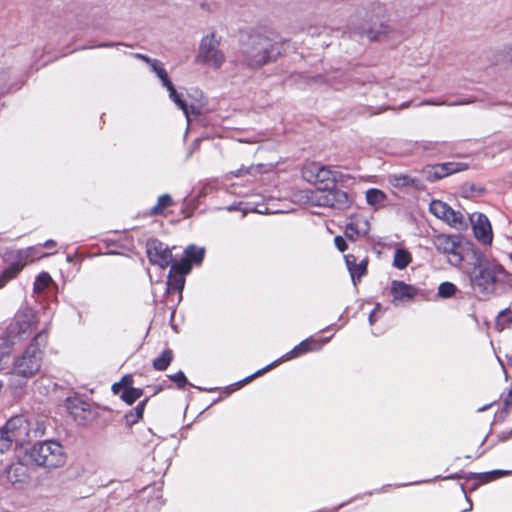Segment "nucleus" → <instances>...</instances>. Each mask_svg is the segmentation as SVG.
<instances>
[{
  "mask_svg": "<svg viewBox=\"0 0 512 512\" xmlns=\"http://www.w3.org/2000/svg\"><path fill=\"white\" fill-rule=\"evenodd\" d=\"M66 458L63 446L57 441L46 440L34 446V463L38 466L58 468L65 464Z\"/></svg>",
  "mask_w": 512,
  "mask_h": 512,
  "instance_id": "nucleus-4",
  "label": "nucleus"
},
{
  "mask_svg": "<svg viewBox=\"0 0 512 512\" xmlns=\"http://www.w3.org/2000/svg\"><path fill=\"white\" fill-rule=\"evenodd\" d=\"M30 423L23 415L12 416L0 428V453H4L15 443V453L20 468L32 466V444L29 441Z\"/></svg>",
  "mask_w": 512,
  "mask_h": 512,
  "instance_id": "nucleus-1",
  "label": "nucleus"
},
{
  "mask_svg": "<svg viewBox=\"0 0 512 512\" xmlns=\"http://www.w3.org/2000/svg\"><path fill=\"white\" fill-rule=\"evenodd\" d=\"M301 173L304 180L316 186V190L333 188L338 180V173L336 171L317 162L306 163Z\"/></svg>",
  "mask_w": 512,
  "mask_h": 512,
  "instance_id": "nucleus-6",
  "label": "nucleus"
},
{
  "mask_svg": "<svg viewBox=\"0 0 512 512\" xmlns=\"http://www.w3.org/2000/svg\"><path fill=\"white\" fill-rule=\"evenodd\" d=\"M457 287L451 282H443L438 287V295L441 298H449L455 295Z\"/></svg>",
  "mask_w": 512,
  "mask_h": 512,
  "instance_id": "nucleus-37",
  "label": "nucleus"
},
{
  "mask_svg": "<svg viewBox=\"0 0 512 512\" xmlns=\"http://www.w3.org/2000/svg\"><path fill=\"white\" fill-rule=\"evenodd\" d=\"M327 340L318 339L314 337H308L302 342H300L297 346H295L292 350L287 352L280 361H287L293 358L300 357L309 352H314L320 350L325 344Z\"/></svg>",
  "mask_w": 512,
  "mask_h": 512,
  "instance_id": "nucleus-16",
  "label": "nucleus"
},
{
  "mask_svg": "<svg viewBox=\"0 0 512 512\" xmlns=\"http://www.w3.org/2000/svg\"><path fill=\"white\" fill-rule=\"evenodd\" d=\"M444 222L455 229H462L467 226L464 214L461 211L454 210L452 207H449Z\"/></svg>",
  "mask_w": 512,
  "mask_h": 512,
  "instance_id": "nucleus-23",
  "label": "nucleus"
},
{
  "mask_svg": "<svg viewBox=\"0 0 512 512\" xmlns=\"http://www.w3.org/2000/svg\"><path fill=\"white\" fill-rule=\"evenodd\" d=\"M133 56L139 60L146 62L152 70L156 73V75L161 80L163 86L167 87L169 96H179L174 88L173 83L170 81L166 70L164 69L162 63L159 60L152 59L147 55L134 53Z\"/></svg>",
  "mask_w": 512,
  "mask_h": 512,
  "instance_id": "nucleus-18",
  "label": "nucleus"
},
{
  "mask_svg": "<svg viewBox=\"0 0 512 512\" xmlns=\"http://www.w3.org/2000/svg\"><path fill=\"white\" fill-rule=\"evenodd\" d=\"M504 403H505L506 406H508V405H510L512 403V400L510 401V400H508V398H506L504 400Z\"/></svg>",
  "mask_w": 512,
  "mask_h": 512,
  "instance_id": "nucleus-54",
  "label": "nucleus"
},
{
  "mask_svg": "<svg viewBox=\"0 0 512 512\" xmlns=\"http://www.w3.org/2000/svg\"><path fill=\"white\" fill-rule=\"evenodd\" d=\"M174 360L172 349H164L159 356L152 361V367L156 371H165Z\"/></svg>",
  "mask_w": 512,
  "mask_h": 512,
  "instance_id": "nucleus-22",
  "label": "nucleus"
},
{
  "mask_svg": "<svg viewBox=\"0 0 512 512\" xmlns=\"http://www.w3.org/2000/svg\"><path fill=\"white\" fill-rule=\"evenodd\" d=\"M205 250L195 245H189L184 250V258L193 264H200L204 258Z\"/></svg>",
  "mask_w": 512,
  "mask_h": 512,
  "instance_id": "nucleus-28",
  "label": "nucleus"
},
{
  "mask_svg": "<svg viewBox=\"0 0 512 512\" xmlns=\"http://www.w3.org/2000/svg\"><path fill=\"white\" fill-rule=\"evenodd\" d=\"M469 168L463 162H445L424 167L423 172L429 181H437L454 173L465 171Z\"/></svg>",
  "mask_w": 512,
  "mask_h": 512,
  "instance_id": "nucleus-11",
  "label": "nucleus"
},
{
  "mask_svg": "<svg viewBox=\"0 0 512 512\" xmlns=\"http://www.w3.org/2000/svg\"><path fill=\"white\" fill-rule=\"evenodd\" d=\"M115 45H118L117 43H113V42H104V43H100L98 44L96 47H105V48H109V47H113Z\"/></svg>",
  "mask_w": 512,
  "mask_h": 512,
  "instance_id": "nucleus-47",
  "label": "nucleus"
},
{
  "mask_svg": "<svg viewBox=\"0 0 512 512\" xmlns=\"http://www.w3.org/2000/svg\"><path fill=\"white\" fill-rule=\"evenodd\" d=\"M173 100H174V102H175V105H176L179 109L183 110V112L185 113V115H186L187 117H189L190 113L195 114V115L199 114V111H198V110H196V109L194 108V106H192V105L190 106L191 110H189V108H188V104L186 103V101H185V99H184V98H173Z\"/></svg>",
  "mask_w": 512,
  "mask_h": 512,
  "instance_id": "nucleus-39",
  "label": "nucleus"
},
{
  "mask_svg": "<svg viewBox=\"0 0 512 512\" xmlns=\"http://www.w3.org/2000/svg\"><path fill=\"white\" fill-rule=\"evenodd\" d=\"M283 44L269 35H250L242 44L241 62L252 69L261 68L265 64L275 61L281 55Z\"/></svg>",
  "mask_w": 512,
  "mask_h": 512,
  "instance_id": "nucleus-2",
  "label": "nucleus"
},
{
  "mask_svg": "<svg viewBox=\"0 0 512 512\" xmlns=\"http://www.w3.org/2000/svg\"><path fill=\"white\" fill-rule=\"evenodd\" d=\"M418 180L405 174H393L389 176V183L395 188L417 187Z\"/></svg>",
  "mask_w": 512,
  "mask_h": 512,
  "instance_id": "nucleus-26",
  "label": "nucleus"
},
{
  "mask_svg": "<svg viewBox=\"0 0 512 512\" xmlns=\"http://www.w3.org/2000/svg\"><path fill=\"white\" fill-rule=\"evenodd\" d=\"M144 391L142 388H131L124 389L119 395L120 399L127 405L134 404L143 395Z\"/></svg>",
  "mask_w": 512,
  "mask_h": 512,
  "instance_id": "nucleus-30",
  "label": "nucleus"
},
{
  "mask_svg": "<svg viewBox=\"0 0 512 512\" xmlns=\"http://www.w3.org/2000/svg\"><path fill=\"white\" fill-rule=\"evenodd\" d=\"M374 315H375V311H372L370 313V315H369V322H370L371 325L374 324V321H375L374 320Z\"/></svg>",
  "mask_w": 512,
  "mask_h": 512,
  "instance_id": "nucleus-49",
  "label": "nucleus"
},
{
  "mask_svg": "<svg viewBox=\"0 0 512 512\" xmlns=\"http://www.w3.org/2000/svg\"><path fill=\"white\" fill-rule=\"evenodd\" d=\"M510 259H511V261H512V253L510 254Z\"/></svg>",
  "mask_w": 512,
  "mask_h": 512,
  "instance_id": "nucleus-57",
  "label": "nucleus"
},
{
  "mask_svg": "<svg viewBox=\"0 0 512 512\" xmlns=\"http://www.w3.org/2000/svg\"><path fill=\"white\" fill-rule=\"evenodd\" d=\"M470 220L473 224L475 238L483 244H491L493 241V232L488 217L482 213H478L472 215Z\"/></svg>",
  "mask_w": 512,
  "mask_h": 512,
  "instance_id": "nucleus-15",
  "label": "nucleus"
},
{
  "mask_svg": "<svg viewBox=\"0 0 512 512\" xmlns=\"http://www.w3.org/2000/svg\"><path fill=\"white\" fill-rule=\"evenodd\" d=\"M508 62L512 66V46L508 48Z\"/></svg>",
  "mask_w": 512,
  "mask_h": 512,
  "instance_id": "nucleus-48",
  "label": "nucleus"
},
{
  "mask_svg": "<svg viewBox=\"0 0 512 512\" xmlns=\"http://www.w3.org/2000/svg\"><path fill=\"white\" fill-rule=\"evenodd\" d=\"M512 438V429L509 431L501 432L497 435L498 442H505Z\"/></svg>",
  "mask_w": 512,
  "mask_h": 512,
  "instance_id": "nucleus-42",
  "label": "nucleus"
},
{
  "mask_svg": "<svg viewBox=\"0 0 512 512\" xmlns=\"http://www.w3.org/2000/svg\"><path fill=\"white\" fill-rule=\"evenodd\" d=\"M426 104H433V105H440V104H445V102H432V101H427L425 102Z\"/></svg>",
  "mask_w": 512,
  "mask_h": 512,
  "instance_id": "nucleus-52",
  "label": "nucleus"
},
{
  "mask_svg": "<svg viewBox=\"0 0 512 512\" xmlns=\"http://www.w3.org/2000/svg\"><path fill=\"white\" fill-rule=\"evenodd\" d=\"M370 230V223L368 219L361 213H355L350 216L346 224L344 234L347 239L356 241L357 239L366 236Z\"/></svg>",
  "mask_w": 512,
  "mask_h": 512,
  "instance_id": "nucleus-13",
  "label": "nucleus"
},
{
  "mask_svg": "<svg viewBox=\"0 0 512 512\" xmlns=\"http://www.w3.org/2000/svg\"><path fill=\"white\" fill-rule=\"evenodd\" d=\"M175 204L170 194H162L157 198L156 204L145 212V216L167 218L171 214L170 209L175 206Z\"/></svg>",
  "mask_w": 512,
  "mask_h": 512,
  "instance_id": "nucleus-19",
  "label": "nucleus"
},
{
  "mask_svg": "<svg viewBox=\"0 0 512 512\" xmlns=\"http://www.w3.org/2000/svg\"><path fill=\"white\" fill-rule=\"evenodd\" d=\"M133 384H134L133 375L132 374H125L124 376H122V378L120 379L119 382H115L112 385L111 390H112L113 394L118 395L124 389L134 388Z\"/></svg>",
  "mask_w": 512,
  "mask_h": 512,
  "instance_id": "nucleus-32",
  "label": "nucleus"
},
{
  "mask_svg": "<svg viewBox=\"0 0 512 512\" xmlns=\"http://www.w3.org/2000/svg\"><path fill=\"white\" fill-rule=\"evenodd\" d=\"M441 143L439 142H431V141H427V142H424V144L422 145L423 149L425 150H430V149H436Z\"/></svg>",
  "mask_w": 512,
  "mask_h": 512,
  "instance_id": "nucleus-46",
  "label": "nucleus"
},
{
  "mask_svg": "<svg viewBox=\"0 0 512 512\" xmlns=\"http://www.w3.org/2000/svg\"><path fill=\"white\" fill-rule=\"evenodd\" d=\"M28 345L23 355L16 359L14 363L13 373L10 378V389L14 396L22 393L23 388L26 386L27 381L32 377V352H30Z\"/></svg>",
  "mask_w": 512,
  "mask_h": 512,
  "instance_id": "nucleus-8",
  "label": "nucleus"
},
{
  "mask_svg": "<svg viewBox=\"0 0 512 512\" xmlns=\"http://www.w3.org/2000/svg\"><path fill=\"white\" fill-rule=\"evenodd\" d=\"M506 312H509V309H505V310L501 311V312L499 313L498 317L503 316Z\"/></svg>",
  "mask_w": 512,
  "mask_h": 512,
  "instance_id": "nucleus-53",
  "label": "nucleus"
},
{
  "mask_svg": "<svg viewBox=\"0 0 512 512\" xmlns=\"http://www.w3.org/2000/svg\"><path fill=\"white\" fill-rule=\"evenodd\" d=\"M347 269L353 283H359L363 276L368 273L369 257L362 249L348 253L344 256Z\"/></svg>",
  "mask_w": 512,
  "mask_h": 512,
  "instance_id": "nucleus-10",
  "label": "nucleus"
},
{
  "mask_svg": "<svg viewBox=\"0 0 512 512\" xmlns=\"http://www.w3.org/2000/svg\"><path fill=\"white\" fill-rule=\"evenodd\" d=\"M511 472L508 471V470H493V471H490V474H492L494 480L498 479V478H501L503 476H507L509 475Z\"/></svg>",
  "mask_w": 512,
  "mask_h": 512,
  "instance_id": "nucleus-43",
  "label": "nucleus"
},
{
  "mask_svg": "<svg viewBox=\"0 0 512 512\" xmlns=\"http://www.w3.org/2000/svg\"><path fill=\"white\" fill-rule=\"evenodd\" d=\"M309 199L313 205L338 210H345L349 208L352 203L349 195L336 187L312 191Z\"/></svg>",
  "mask_w": 512,
  "mask_h": 512,
  "instance_id": "nucleus-7",
  "label": "nucleus"
},
{
  "mask_svg": "<svg viewBox=\"0 0 512 512\" xmlns=\"http://www.w3.org/2000/svg\"><path fill=\"white\" fill-rule=\"evenodd\" d=\"M392 31L390 25L386 22L380 21L373 23V25L364 31V34L371 41H380L384 36H387Z\"/></svg>",
  "mask_w": 512,
  "mask_h": 512,
  "instance_id": "nucleus-20",
  "label": "nucleus"
},
{
  "mask_svg": "<svg viewBox=\"0 0 512 512\" xmlns=\"http://www.w3.org/2000/svg\"><path fill=\"white\" fill-rule=\"evenodd\" d=\"M185 285V277L172 273L169 271L167 277V293H179L182 294Z\"/></svg>",
  "mask_w": 512,
  "mask_h": 512,
  "instance_id": "nucleus-25",
  "label": "nucleus"
},
{
  "mask_svg": "<svg viewBox=\"0 0 512 512\" xmlns=\"http://www.w3.org/2000/svg\"><path fill=\"white\" fill-rule=\"evenodd\" d=\"M9 331L19 340L28 339L32 334V310L25 309L16 313L13 322L9 326Z\"/></svg>",
  "mask_w": 512,
  "mask_h": 512,
  "instance_id": "nucleus-12",
  "label": "nucleus"
},
{
  "mask_svg": "<svg viewBox=\"0 0 512 512\" xmlns=\"http://www.w3.org/2000/svg\"><path fill=\"white\" fill-rule=\"evenodd\" d=\"M10 350L11 347L8 343L0 344V357L4 358L5 356L9 355Z\"/></svg>",
  "mask_w": 512,
  "mask_h": 512,
  "instance_id": "nucleus-44",
  "label": "nucleus"
},
{
  "mask_svg": "<svg viewBox=\"0 0 512 512\" xmlns=\"http://www.w3.org/2000/svg\"><path fill=\"white\" fill-rule=\"evenodd\" d=\"M278 362L279 361L273 362V363L267 365L266 367L256 371L254 374H252L250 376H247L243 380H241V381L231 385L230 387H227L228 393H231L233 391H236V390L240 389L241 387H243L245 384H248L249 382H251L256 377L263 375L265 372H267L271 368L275 367Z\"/></svg>",
  "mask_w": 512,
  "mask_h": 512,
  "instance_id": "nucleus-29",
  "label": "nucleus"
},
{
  "mask_svg": "<svg viewBox=\"0 0 512 512\" xmlns=\"http://www.w3.org/2000/svg\"><path fill=\"white\" fill-rule=\"evenodd\" d=\"M419 289L401 280H392L390 294L394 305L411 302L418 295Z\"/></svg>",
  "mask_w": 512,
  "mask_h": 512,
  "instance_id": "nucleus-14",
  "label": "nucleus"
},
{
  "mask_svg": "<svg viewBox=\"0 0 512 512\" xmlns=\"http://www.w3.org/2000/svg\"><path fill=\"white\" fill-rule=\"evenodd\" d=\"M146 254L149 262L161 269L167 268L173 262L171 249L156 238L147 240Z\"/></svg>",
  "mask_w": 512,
  "mask_h": 512,
  "instance_id": "nucleus-9",
  "label": "nucleus"
},
{
  "mask_svg": "<svg viewBox=\"0 0 512 512\" xmlns=\"http://www.w3.org/2000/svg\"><path fill=\"white\" fill-rule=\"evenodd\" d=\"M377 9H378V15H379V16L384 14V8H383V7L378 6V8H377Z\"/></svg>",
  "mask_w": 512,
  "mask_h": 512,
  "instance_id": "nucleus-51",
  "label": "nucleus"
},
{
  "mask_svg": "<svg viewBox=\"0 0 512 512\" xmlns=\"http://www.w3.org/2000/svg\"><path fill=\"white\" fill-rule=\"evenodd\" d=\"M149 398L140 401L135 408L131 409L124 415L125 422L128 426L138 423L142 418Z\"/></svg>",
  "mask_w": 512,
  "mask_h": 512,
  "instance_id": "nucleus-21",
  "label": "nucleus"
},
{
  "mask_svg": "<svg viewBox=\"0 0 512 512\" xmlns=\"http://www.w3.org/2000/svg\"><path fill=\"white\" fill-rule=\"evenodd\" d=\"M469 103V101H459V102H453V103H450L451 105H462V104H467Z\"/></svg>",
  "mask_w": 512,
  "mask_h": 512,
  "instance_id": "nucleus-50",
  "label": "nucleus"
},
{
  "mask_svg": "<svg viewBox=\"0 0 512 512\" xmlns=\"http://www.w3.org/2000/svg\"><path fill=\"white\" fill-rule=\"evenodd\" d=\"M449 207L450 206L447 203L441 200H433L430 203L429 210L435 217L444 221L447 216V212L449 211Z\"/></svg>",
  "mask_w": 512,
  "mask_h": 512,
  "instance_id": "nucleus-31",
  "label": "nucleus"
},
{
  "mask_svg": "<svg viewBox=\"0 0 512 512\" xmlns=\"http://www.w3.org/2000/svg\"><path fill=\"white\" fill-rule=\"evenodd\" d=\"M168 378L176 384L179 389H184L188 384L187 377L182 371L168 375Z\"/></svg>",
  "mask_w": 512,
  "mask_h": 512,
  "instance_id": "nucleus-38",
  "label": "nucleus"
},
{
  "mask_svg": "<svg viewBox=\"0 0 512 512\" xmlns=\"http://www.w3.org/2000/svg\"><path fill=\"white\" fill-rule=\"evenodd\" d=\"M191 269V263L188 261V259H185L184 257L181 258L179 261L170 264V271L183 277H185V275H187L191 271Z\"/></svg>",
  "mask_w": 512,
  "mask_h": 512,
  "instance_id": "nucleus-34",
  "label": "nucleus"
},
{
  "mask_svg": "<svg viewBox=\"0 0 512 512\" xmlns=\"http://www.w3.org/2000/svg\"><path fill=\"white\" fill-rule=\"evenodd\" d=\"M412 262V254L405 248L396 249L393 257V266L399 270H403Z\"/></svg>",
  "mask_w": 512,
  "mask_h": 512,
  "instance_id": "nucleus-24",
  "label": "nucleus"
},
{
  "mask_svg": "<svg viewBox=\"0 0 512 512\" xmlns=\"http://www.w3.org/2000/svg\"><path fill=\"white\" fill-rule=\"evenodd\" d=\"M22 270V266L18 263L9 265L0 275V288L4 287L5 284L12 278L16 277L17 274Z\"/></svg>",
  "mask_w": 512,
  "mask_h": 512,
  "instance_id": "nucleus-33",
  "label": "nucleus"
},
{
  "mask_svg": "<svg viewBox=\"0 0 512 512\" xmlns=\"http://www.w3.org/2000/svg\"><path fill=\"white\" fill-rule=\"evenodd\" d=\"M469 479L477 480L479 481L480 484H486L491 481H494V478L492 474H490V471L484 473H474Z\"/></svg>",
  "mask_w": 512,
  "mask_h": 512,
  "instance_id": "nucleus-40",
  "label": "nucleus"
},
{
  "mask_svg": "<svg viewBox=\"0 0 512 512\" xmlns=\"http://www.w3.org/2000/svg\"><path fill=\"white\" fill-rule=\"evenodd\" d=\"M334 244H335L336 248H337L340 252H344V251H346V250H347V248H348V245H347V243H346L345 239H344L342 236H340V235H338V236H336V237L334 238Z\"/></svg>",
  "mask_w": 512,
  "mask_h": 512,
  "instance_id": "nucleus-41",
  "label": "nucleus"
},
{
  "mask_svg": "<svg viewBox=\"0 0 512 512\" xmlns=\"http://www.w3.org/2000/svg\"><path fill=\"white\" fill-rule=\"evenodd\" d=\"M385 198H386L385 194L381 190H378V189L372 188L366 192V200L371 205L379 204V203L383 202L385 200Z\"/></svg>",
  "mask_w": 512,
  "mask_h": 512,
  "instance_id": "nucleus-36",
  "label": "nucleus"
},
{
  "mask_svg": "<svg viewBox=\"0 0 512 512\" xmlns=\"http://www.w3.org/2000/svg\"><path fill=\"white\" fill-rule=\"evenodd\" d=\"M53 283L52 277L48 272L40 273L34 281V293H40L47 289Z\"/></svg>",
  "mask_w": 512,
  "mask_h": 512,
  "instance_id": "nucleus-35",
  "label": "nucleus"
},
{
  "mask_svg": "<svg viewBox=\"0 0 512 512\" xmlns=\"http://www.w3.org/2000/svg\"><path fill=\"white\" fill-rule=\"evenodd\" d=\"M46 341H47V333H45V332H40L36 336H34V345L35 344L39 345L40 343L46 342Z\"/></svg>",
  "mask_w": 512,
  "mask_h": 512,
  "instance_id": "nucleus-45",
  "label": "nucleus"
},
{
  "mask_svg": "<svg viewBox=\"0 0 512 512\" xmlns=\"http://www.w3.org/2000/svg\"><path fill=\"white\" fill-rule=\"evenodd\" d=\"M316 81H317V79L309 80L308 84H310L311 82H316Z\"/></svg>",
  "mask_w": 512,
  "mask_h": 512,
  "instance_id": "nucleus-56",
  "label": "nucleus"
},
{
  "mask_svg": "<svg viewBox=\"0 0 512 512\" xmlns=\"http://www.w3.org/2000/svg\"><path fill=\"white\" fill-rule=\"evenodd\" d=\"M432 241L437 251L447 255H453L459 262L462 260V257L457 252L460 246L457 236L438 234L434 236Z\"/></svg>",
  "mask_w": 512,
  "mask_h": 512,
  "instance_id": "nucleus-17",
  "label": "nucleus"
},
{
  "mask_svg": "<svg viewBox=\"0 0 512 512\" xmlns=\"http://www.w3.org/2000/svg\"><path fill=\"white\" fill-rule=\"evenodd\" d=\"M57 243L54 240H47L43 244L34 247V261L56 253Z\"/></svg>",
  "mask_w": 512,
  "mask_h": 512,
  "instance_id": "nucleus-27",
  "label": "nucleus"
},
{
  "mask_svg": "<svg viewBox=\"0 0 512 512\" xmlns=\"http://www.w3.org/2000/svg\"><path fill=\"white\" fill-rule=\"evenodd\" d=\"M504 274L505 270L500 264L487 259H479L470 274V280L482 292H488Z\"/></svg>",
  "mask_w": 512,
  "mask_h": 512,
  "instance_id": "nucleus-3",
  "label": "nucleus"
},
{
  "mask_svg": "<svg viewBox=\"0 0 512 512\" xmlns=\"http://www.w3.org/2000/svg\"><path fill=\"white\" fill-rule=\"evenodd\" d=\"M161 390H162V387L159 386V387H157L156 392H160Z\"/></svg>",
  "mask_w": 512,
  "mask_h": 512,
  "instance_id": "nucleus-55",
  "label": "nucleus"
},
{
  "mask_svg": "<svg viewBox=\"0 0 512 512\" xmlns=\"http://www.w3.org/2000/svg\"><path fill=\"white\" fill-rule=\"evenodd\" d=\"M220 38L210 33L201 39L196 61L214 69H219L225 62V55L220 49Z\"/></svg>",
  "mask_w": 512,
  "mask_h": 512,
  "instance_id": "nucleus-5",
  "label": "nucleus"
}]
</instances>
